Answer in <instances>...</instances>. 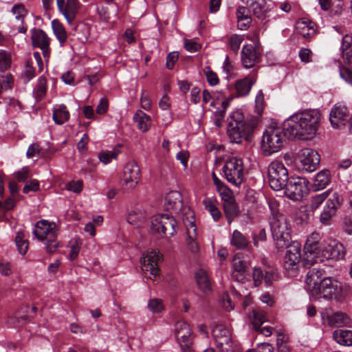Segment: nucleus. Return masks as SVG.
Segmentation results:
<instances>
[{
	"label": "nucleus",
	"instance_id": "obj_1",
	"mask_svg": "<svg viewBox=\"0 0 352 352\" xmlns=\"http://www.w3.org/2000/svg\"><path fill=\"white\" fill-rule=\"evenodd\" d=\"M305 284L309 295L317 300L324 298L342 301L347 296L346 288L338 280L325 276L323 270L312 268L307 272Z\"/></svg>",
	"mask_w": 352,
	"mask_h": 352
},
{
	"label": "nucleus",
	"instance_id": "obj_2",
	"mask_svg": "<svg viewBox=\"0 0 352 352\" xmlns=\"http://www.w3.org/2000/svg\"><path fill=\"white\" fill-rule=\"evenodd\" d=\"M322 114L317 109H308L296 113L284 122L285 135L288 138L311 140L318 134Z\"/></svg>",
	"mask_w": 352,
	"mask_h": 352
},
{
	"label": "nucleus",
	"instance_id": "obj_3",
	"mask_svg": "<svg viewBox=\"0 0 352 352\" xmlns=\"http://www.w3.org/2000/svg\"><path fill=\"white\" fill-rule=\"evenodd\" d=\"M228 122V135L232 142L236 144L250 141L257 125L255 118H245L239 110L230 115Z\"/></svg>",
	"mask_w": 352,
	"mask_h": 352
},
{
	"label": "nucleus",
	"instance_id": "obj_4",
	"mask_svg": "<svg viewBox=\"0 0 352 352\" xmlns=\"http://www.w3.org/2000/svg\"><path fill=\"white\" fill-rule=\"evenodd\" d=\"M271 231L274 239L280 248L286 246L291 240L292 227L283 214L274 213L270 221Z\"/></svg>",
	"mask_w": 352,
	"mask_h": 352
},
{
	"label": "nucleus",
	"instance_id": "obj_5",
	"mask_svg": "<svg viewBox=\"0 0 352 352\" xmlns=\"http://www.w3.org/2000/svg\"><path fill=\"white\" fill-rule=\"evenodd\" d=\"M284 129L270 126L263 133L261 149L265 155H270L281 149L285 141Z\"/></svg>",
	"mask_w": 352,
	"mask_h": 352
},
{
	"label": "nucleus",
	"instance_id": "obj_6",
	"mask_svg": "<svg viewBox=\"0 0 352 352\" xmlns=\"http://www.w3.org/2000/svg\"><path fill=\"white\" fill-rule=\"evenodd\" d=\"M223 177L230 184L237 186L244 178V166L242 159L236 156H229L224 160L222 167Z\"/></svg>",
	"mask_w": 352,
	"mask_h": 352
},
{
	"label": "nucleus",
	"instance_id": "obj_7",
	"mask_svg": "<svg viewBox=\"0 0 352 352\" xmlns=\"http://www.w3.org/2000/svg\"><path fill=\"white\" fill-rule=\"evenodd\" d=\"M269 185L274 190L284 188L288 180V170L284 164L278 160L272 162L267 168Z\"/></svg>",
	"mask_w": 352,
	"mask_h": 352
},
{
	"label": "nucleus",
	"instance_id": "obj_8",
	"mask_svg": "<svg viewBox=\"0 0 352 352\" xmlns=\"http://www.w3.org/2000/svg\"><path fill=\"white\" fill-rule=\"evenodd\" d=\"M302 257L300 243L297 241L292 242L287 247L283 263V269L287 276H295L297 274Z\"/></svg>",
	"mask_w": 352,
	"mask_h": 352
},
{
	"label": "nucleus",
	"instance_id": "obj_9",
	"mask_svg": "<svg viewBox=\"0 0 352 352\" xmlns=\"http://www.w3.org/2000/svg\"><path fill=\"white\" fill-rule=\"evenodd\" d=\"M320 234L317 232H313L308 235L303 250L302 262L305 265H313L318 260L322 261L319 257L322 245V243L320 242Z\"/></svg>",
	"mask_w": 352,
	"mask_h": 352
},
{
	"label": "nucleus",
	"instance_id": "obj_10",
	"mask_svg": "<svg viewBox=\"0 0 352 352\" xmlns=\"http://www.w3.org/2000/svg\"><path fill=\"white\" fill-rule=\"evenodd\" d=\"M175 219L168 214H157L152 218L151 230L161 236H172L176 232Z\"/></svg>",
	"mask_w": 352,
	"mask_h": 352
},
{
	"label": "nucleus",
	"instance_id": "obj_11",
	"mask_svg": "<svg viewBox=\"0 0 352 352\" xmlns=\"http://www.w3.org/2000/svg\"><path fill=\"white\" fill-rule=\"evenodd\" d=\"M308 181L300 177H291L288 178L285 193L290 199L298 201L308 193Z\"/></svg>",
	"mask_w": 352,
	"mask_h": 352
},
{
	"label": "nucleus",
	"instance_id": "obj_12",
	"mask_svg": "<svg viewBox=\"0 0 352 352\" xmlns=\"http://www.w3.org/2000/svg\"><path fill=\"white\" fill-rule=\"evenodd\" d=\"M297 166L302 172L311 173L318 168L320 157L318 153L309 148L302 149L297 158Z\"/></svg>",
	"mask_w": 352,
	"mask_h": 352
},
{
	"label": "nucleus",
	"instance_id": "obj_13",
	"mask_svg": "<svg viewBox=\"0 0 352 352\" xmlns=\"http://www.w3.org/2000/svg\"><path fill=\"white\" fill-rule=\"evenodd\" d=\"M175 336L183 352L192 351L193 335L190 325L185 321H178L175 324Z\"/></svg>",
	"mask_w": 352,
	"mask_h": 352
},
{
	"label": "nucleus",
	"instance_id": "obj_14",
	"mask_svg": "<svg viewBox=\"0 0 352 352\" xmlns=\"http://www.w3.org/2000/svg\"><path fill=\"white\" fill-rule=\"evenodd\" d=\"M351 117L348 108L342 104H336L330 111L329 120L334 129H342L347 124L352 132Z\"/></svg>",
	"mask_w": 352,
	"mask_h": 352
},
{
	"label": "nucleus",
	"instance_id": "obj_15",
	"mask_svg": "<svg viewBox=\"0 0 352 352\" xmlns=\"http://www.w3.org/2000/svg\"><path fill=\"white\" fill-rule=\"evenodd\" d=\"M212 336L217 347L220 352H230L232 342L230 331L224 324H216L212 330Z\"/></svg>",
	"mask_w": 352,
	"mask_h": 352
},
{
	"label": "nucleus",
	"instance_id": "obj_16",
	"mask_svg": "<svg viewBox=\"0 0 352 352\" xmlns=\"http://www.w3.org/2000/svg\"><path fill=\"white\" fill-rule=\"evenodd\" d=\"M320 315L322 324L331 327L347 326L351 322V319L347 314L342 311L334 312L331 307L325 308Z\"/></svg>",
	"mask_w": 352,
	"mask_h": 352
},
{
	"label": "nucleus",
	"instance_id": "obj_17",
	"mask_svg": "<svg viewBox=\"0 0 352 352\" xmlns=\"http://www.w3.org/2000/svg\"><path fill=\"white\" fill-rule=\"evenodd\" d=\"M320 254L323 258L338 261L344 257L345 250L341 243L334 239H329L322 243Z\"/></svg>",
	"mask_w": 352,
	"mask_h": 352
},
{
	"label": "nucleus",
	"instance_id": "obj_18",
	"mask_svg": "<svg viewBox=\"0 0 352 352\" xmlns=\"http://www.w3.org/2000/svg\"><path fill=\"white\" fill-rule=\"evenodd\" d=\"M162 258V255L155 250H148L140 260L142 271L149 272L151 275L155 277L159 274L157 264Z\"/></svg>",
	"mask_w": 352,
	"mask_h": 352
},
{
	"label": "nucleus",
	"instance_id": "obj_19",
	"mask_svg": "<svg viewBox=\"0 0 352 352\" xmlns=\"http://www.w3.org/2000/svg\"><path fill=\"white\" fill-rule=\"evenodd\" d=\"M192 219V216L190 215ZM184 225L186 229V246L189 252L197 254L199 251V242L197 234V228L192 219L184 220Z\"/></svg>",
	"mask_w": 352,
	"mask_h": 352
},
{
	"label": "nucleus",
	"instance_id": "obj_20",
	"mask_svg": "<svg viewBox=\"0 0 352 352\" xmlns=\"http://www.w3.org/2000/svg\"><path fill=\"white\" fill-rule=\"evenodd\" d=\"M32 43L34 47L41 50L43 56L46 62L50 59V38L47 34L41 29H33L32 30Z\"/></svg>",
	"mask_w": 352,
	"mask_h": 352
},
{
	"label": "nucleus",
	"instance_id": "obj_21",
	"mask_svg": "<svg viewBox=\"0 0 352 352\" xmlns=\"http://www.w3.org/2000/svg\"><path fill=\"white\" fill-rule=\"evenodd\" d=\"M33 234L38 240L43 241L50 237H56L58 234V229L55 223L41 220L36 223Z\"/></svg>",
	"mask_w": 352,
	"mask_h": 352
},
{
	"label": "nucleus",
	"instance_id": "obj_22",
	"mask_svg": "<svg viewBox=\"0 0 352 352\" xmlns=\"http://www.w3.org/2000/svg\"><path fill=\"white\" fill-rule=\"evenodd\" d=\"M261 51L258 45H243L241 50V63L244 67L250 69L259 62Z\"/></svg>",
	"mask_w": 352,
	"mask_h": 352
},
{
	"label": "nucleus",
	"instance_id": "obj_23",
	"mask_svg": "<svg viewBox=\"0 0 352 352\" xmlns=\"http://www.w3.org/2000/svg\"><path fill=\"white\" fill-rule=\"evenodd\" d=\"M140 179V170L135 162H129L124 168L123 181L128 188H133Z\"/></svg>",
	"mask_w": 352,
	"mask_h": 352
},
{
	"label": "nucleus",
	"instance_id": "obj_24",
	"mask_svg": "<svg viewBox=\"0 0 352 352\" xmlns=\"http://www.w3.org/2000/svg\"><path fill=\"white\" fill-rule=\"evenodd\" d=\"M56 3L59 11L63 14L69 23H72L75 20L76 16L79 8L78 0H56Z\"/></svg>",
	"mask_w": 352,
	"mask_h": 352
},
{
	"label": "nucleus",
	"instance_id": "obj_25",
	"mask_svg": "<svg viewBox=\"0 0 352 352\" xmlns=\"http://www.w3.org/2000/svg\"><path fill=\"white\" fill-rule=\"evenodd\" d=\"M164 207L168 211L179 214L183 208L182 194L177 190L169 192L165 197Z\"/></svg>",
	"mask_w": 352,
	"mask_h": 352
},
{
	"label": "nucleus",
	"instance_id": "obj_26",
	"mask_svg": "<svg viewBox=\"0 0 352 352\" xmlns=\"http://www.w3.org/2000/svg\"><path fill=\"white\" fill-rule=\"evenodd\" d=\"M232 273L233 279L237 282H242L245 278L247 265L242 259L240 254H236L232 261Z\"/></svg>",
	"mask_w": 352,
	"mask_h": 352
},
{
	"label": "nucleus",
	"instance_id": "obj_27",
	"mask_svg": "<svg viewBox=\"0 0 352 352\" xmlns=\"http://www.w3.org/2000/svg\"><path fill=\"white\" fill-rule=\"evenodd\" d=\"M296 31L303 38L309 39L316 35V25L311 21L301 19L296 22Z\"/></svg>",
	"mask_w": 352,
	"mask_h": 352
},
{
	"label": "nucleus",
	"instance_id": "obj_28",
	"mask_svg": "<svg viewBox=\"0 0 352 352\" xmlns=\"http://www.w3.org/2000/svg\"><path fill=\"white\" fill-rule=\"evenodd\" d=\"M238 28L241 30H246L250 26L252 17L250 10L245 6H239L236 11Z\"/></svg>",
	"mask_w": 352,
	"mask_h": 352
},
{
	"label": "nucleus",
	"instance_id": "obj_29",
	"mask_svg": "<svg viewBox=\"0 0 352 352\" xmlns=\"http://www.w3.org/2000/svg\"><path fill=\"white\" fill-rule=\"evenodd\" d=\"M146 219V214L144 209L141 206H136L131 210L127 216V221L129 223L140 226Z\"/></svg>",
	"mask_w": 352,
	"mask_h": 352
},
{
	"label": "nucleus",
	"instance_id": "obj_30",
	"mask_svg": "<svg viewBox=\"0 0 352 352\" xmlns=\"http://www.w3.org/2000/svg\"><path fill=\"white\" fill-rule=\"evenodd\" d=\"M256 79L254 76H248L245 78L238 80L235 82V89L239 96H247L255 82Z\"/></svg>",
	"mask_w": 352,
	"mask_h": 352
},
{
	"label": "nucleus",
	"instance_id": "obj_31",
	"mask_svg": "<svg viewBox=\"0 0 352 352\" xmlns=\"http://www.w3.org/2000/svg\"><path fill=\"white\" fill-rule=\"evenodd\" d=\"M330 180V171L326 169L322 170L318 173L315 176L313 182V188L314 190H320L324 189L329 184Z\"/></svg>",
	"mask_w": 352,
	"mask_h": 352
},
{
	"label": "nucleus",
	"instance_id": "obj_32",
	"mask_svg": "<svg viewBox=\"0 0 352 352\" xmlns=\"http://www.w3.org/2000/svg\"><path fill=\"white\" fill-rule=\"evenodd\" d=\"M133 120L137 123L139 130L142 132H146L151 126V120L149 116L141 110L137 111L133 116Z\"/></svg>",
	"mask_w": 352,
	"mask_h": 352
},
{
	"label": "nucleus",
	"instance_id": "obj_33",
	"mask_svg": "<svg viewBox=\"0 0 352 352\" xmlns=\"http://www.w3.org/2000/svg\"><path fill=\"white\" fill-rule=\"evenodd\" d=\"M335 341L344 346L352 345V331L338 329L336 330L333 333Z\"/></svg>",
	"mask_w": 352,
	"mask_h": 352
},
{
	"label": "nucleus",
	"instance_id": "obj_34",
	"mask_svg": "<svg viewBox=\"0 0 352 352\" xmlns=\"http://www.w3.org/2000/svg\"><path fill=\"white\" fill-rule=\"evenodd\" d=\"M195 278L199 287L204 292L210 289V280L208 273L203 269H199L195 274Z\"/></svg>",
	"mask_w": 352,
	"mask_h": 352
},
{
	"label": "nucleus",
	"instance_id": "obj_35",
	"mask_svg": "<svg viewBox=\"0 0 352 352\" xmlns=\"http://www.w3.org/2000/svg\"><path fill=\"white\" fill-rule=\"evenodd\" d=\"M343 58L345 65L340 69V73L342 78L349 81L352 78V50L344 52Z\"/></svg>",
	"mask_w": 352,
	"mask_h": 352
},
{
	"label": "nucleus",
	"instance_id": "obj_36",
	"mask_svg": "<svg viewBox=\"0 0 352 352\" xmlns=\"http://www.w3.org/2000/svg\"><path fill=\"white\" fill-rule=\"evenodd\" d=\"M69 118V112L64 104L60 105L58 108L53 110L52 119L57 124H63Z\"/></svg>",
	"mask_w": 352,
	"mask_h": 352
},
{
	"label": "nucleus",
	"instance_id": "obj_37",
	"mask_svg": "<svg viewBox=\"0 0 352 352\" xmlns=\"http://www.w3.org/2000/svg\"><path fill=\"white\" fill-rule=\"evenodd\" d=\"M224 212L226 216L229 224L232 223L233 219L237 217L239 212V208L236 202L232 199L224 201L223 203Z\"/></svg>",
	"mask_w": 352,
	"mask_h": 352
},
{
	"label": "nucleus",
	"instance_id": "obj_38",
	"mask_svg": "<svg viewBox=\"0 0 352 352\" xmlns=\"http://www.w3.org/2000/svg\"><path fill=\"white\" fill-rule=\"evenodd\" d=\"M53 32L58 40L60 46H63L67 38V34L63 24L57 19L52 21Z\"/></svg>",
	"mask_w": 352,
	"mask_h": 352
},
{
	"label": "nucleus",
	"instance_id": "obj_39",
	"mask_svg": "<svg viewBox=\"0 0 352 352\" xmlns=\"http://www.w3.org/2000/svg\"><path fill=\"white\" fill-rule=\"evenodd\" d=\"M231 245L238 250L246 248L249 245V241L241 232L235 230L232 236Z\"/></svg>",
	"mask_w": 352,
	"mask_h": 352
},
{
	"label": "nucleus",
	"instance_id": "obj_40",
	"mask_svg": "<svg viewBox=\"0 0 352 352\" xmlns=\"http://www.w3.org/2000/svg\"><path fill=\"white\" fill-rule=\"evenodd\" d=\"M253 14L256 17L262 19L267 12V8L265 0H254L249 5Z\"/></svg>",
	"mask_w": 352,
	"mask_h": 352
},
{
	"label": "nucleus",
	"instance_id": "obj_41",
	"mask_svg": "<svg viewBox=\"0 0 352 352\" xmlns=\"http://www.w3.org/2000/svg\"><path fill=\"white\" fill-rule=\"evenodd\" d=\"M327 198L324 208L336 212L342 201L341 196L338 192H332L330 190V194Z\"/></svg>",
	"mask_w": 352,
	"mask_h": 352
},
{
	"label": "nucleus",
	"instance_id": "obj_42",
	"mask_svg": "<svg viewBox=\"0 0 352 352\" xmlns=\"http://www.w3.org/2000/svg\"><path fill=\"white\" fill-rule=\"evenodd\" d=\"M250 318L256 330H258L261 324L267 321L266 313L259 309H253L250 314Z\"/></svg>",
	"mask_w": 352,
	"mask_h": 352
},
{
	"label": "nucleus",
	"instance_id": "obj_43",
	"mask_svg": "<svg viewBox=\"0 0 352 352\" xmlns=\"http://www.w3.org/2000/svg\"><path fill=\"white\" fill-rule=\"evenodd\" d=\"M47 91V80L41 76L38 80V83L34 89V94L37 100H41L45 95Z\"/></svg>",
	"mask_w": 352,
	"mask_h": 352
},
{
	"label": "nucleus",
	"instance_id": "obj_44",
	"mask_svg": "<svg viewBox=\"0 0 352 352\" xmlns=\"http://www.w3.org/2000/svg\"><path fill=\"white\" fill-rule=\"evenodd\" d=\"M330 194V190H327L321 194L312 196L310 199L309 207L311 210H315L323 203Z\"/></svg>",
	"mask_w": 352,
	"mask_h": 352
},
{
	"label": "nucleus",
	"instance_id": "obj_45",
	"mask_svg": "<svg viewBox=\"0 0 352 352\" xmlns=\"http://www.w3.org/2000/svg\"><path fill=\"white\" fill-rule=\"evenodd\" d=\"M25 234L23 232L19 231L15 237V243L17 246L18 250L20 254L24 255L26 254L28 249V241L25 239Z\"/></svg>",
	"mask_w": 352,
	"mask_h": 352
},
{
	"label": "nucleus",
	"instance_id": "obj_46",
	"mask_svg": "<svg viewBox=\"0 0 352 352\" xmlns=\"http://www.w3.org/2000/svg\"><path fill=\"white\" fill-rule=\"evenodd\" d=\"M206 209L210 213L214 220H218L221 217V212L217 208L212 200L207 199L204 200Z\"/></svg>",
	"mask_w": 352,
	"mask_h": 352
},
{
	"label": "nucleus",
	"instance_id": "obj_47",
	"mask_svg": "<svg viewBox=\"0 0 352 352\" xmlns=\"http://www.w3.org/2000/svg\"><path fill=\"white\" fill-rule=\"evenodd\" d=\"M120 151L118 148H113L112 151H107L99 154L100 160L104 164L109 163L112 159H116Z\"/></svg>",
	"mask_w": 352,
	"mask_h": 352
},
{
	"label": "nucleus",
	"instance_id": "obj_48",
	"mask_svg": "<svg viewBox=\"0 0 352 352\" xmlns=\"http://www.w3.org/2000/svg\"><path fill=\"white\" fill-rule=\"evenodd\" d=\"M243 41V38L241 35L232 34L228 41V45L232 51L237 54L240 46Z\"/></svg>",
	"mask_w": 352,
	"mask_h": 352
},
{
	"label": "nucleus",
	"instance_id": "obj_49",
	"mask_svg": "<svg viewBox=\"0 0 352 352\" xmlns=\"http://www.w3.org/2000/svg\"><path fill=\"white\" fill-rule=\"evenodd\" d=\"M12 12L15 16L16 19L19 21L21 23H23V21L28 13L25 6L22 4L14 6L12 8Z\"/></svg>",
	"mask_w": 352,
	"mask_h": 352
},
{
	"label": "nucleus",
	"instance_id": "obj_50",
	"mask_svg": "<svg viewBox=\"0 0 352 352\" xmlns=\"http://www.w3.org/2000/svg\"><path fill=\"white\" fill-rule=\"evenodd\" d=\"M13 84L12 76L10 74H6L0 79V94L3 91L11 89Z\"/></svg>",
	"mask_w": 352,
	"mask_h": 352
},
{
	"label": "nucleus",
	"instance_id": "obj_51",
	"mask_svg": "<svg viewBox=\"0 0 352 352\" xmlns=\"http://www.w3.org/2000/svg\"><path fill=\"white\" fill-rule=\"evenodd\" d=\"M336 212L324 208V210L320 216V223L325 226L329 225L332 218L336 215Z\"/></svg>",
	"mask_w": 352,
	"mask_h": 352
},
{
	"label": "nucleus",
	"instance_id": "obj_52",
	"mask_svg": "<svg viewBox=\"0 0 352 352\" xmlns=\"http://www.w3.org/2000/svg\"><path fill=\"white\" fill-rule=\"evenodd\" d=\"M148 307L153 313H158L164 309L162 300L158 298H154L149 300Z\"/></svg>",
	"mask_w": 352,
	"mask_h": 352
},
{
	"label": "nucleus",
	"instance_id": "obj_53",
	"mask_svg": "<svg viewBox=\"0 0 352 352\" xmlns=\"http://www.w3.org/2000/svg\"><path fill=\"white\" fill-rule=\"evenodd\" d=\"M204 74H206L208 82L212 85L214 86L219 83V78L216 73L212 72L209 67H205Z\"/></svg>",
	"mask_w": 352,
	"mask_h": 352
},
{
	"label": "nucleus",
	"instance_id": "obj_54",
	"mask_svg": "<svg viewBox=\"0 0 352 352\" xmlns=\"http://www.w3.org/2000/svg\"><path fill=\"white\" fill-rule=\"evenodd\" d=\"M217 190L224 201L232 199V192L225 184L217 188Z\"/></svg>",
	"mask_w": 352,
	"mask_h": 352
},
{
	"label": "nucleus",
	"instance_id": "obj_55",
	"mask_svg": "<svg viewBox=\"0 0 352 352\" xmlns=\"http://www.w3.org/2000/svg\"><path fill=\"white\" fill-rule=\"evenodd\" d=\"M11 64L10 55L6 52L0 50V68L1 69H7Z\"/></svg>",
	"mask_w": 352,
	"mask_h": 352
},
{
	"label": "nucleus",
	"instance_id": "obj_56",
	"mask_svg": "<svg viewBox=\"0 0 352 352\" xmlns=\"http://www.w3.org/2000/svg\"><path fill=\"white\" fill-rule=\"evenodd\" d=\"M264 276L265 274L261 268L256 267L254 269L252 278L255 286H258L262 283L263 280H264Z\"/></svg>",
	"mask_w": 352,
	"mask_h": 352
},
{
	"label": "nucleus",
	"instance_id": "obj_57",
	"mask_svg": "<svg viewBox=\"0 0 352 352\" xmlns=\"http://www.w3.org/2000/svg\"><path fill=\"white\" fill-rule=\"evenodd\" d=\"M39 190V182L36 179H32L27 182L23 187V193H28L30 191L36 192Z\"/></svg>",
	"mask_w": 352,
	"mask_h": 352
},
{
	"label": "nucleus",
	"instance_id": "obj_58",
	"mask_svg": "<svg viewBox=\"0 0 352 352\" xmlns=\"http://www.w3.org/2000/svg\"><path fill=\"white\" fill-rule=\"evenodd\" d=\"M83 184L82 181H72L66 185V189L76 193H79L82 191Z\"/></svg>",
	"mask_w": 352,
	"mask_h": 352
},
{
	"label": "nucleus",
	"instance_id": "obj_59",
	"mask_svg": "<svg viewBox=\"0 0 352 352\" xmlns=\"http://www.w3.org/2000/svg\"><path fill=\"white\" fill-rule=\"evenodd\" d=\"M256 108L257 112L261 114L263 112L265 101H264V94L262 91H259L255 98Z\"/></svg>",
	"mask_w": 352,
	"mask_h": 352
},
{
	"label": "nucleus",
	"instance_id": "obj_60",
	"mask_svg": "<svg viewBox=\"0 0 352 352\" xmlns=\"http://www.w3.org/2000/svg\"><path fill=\"white\" fill-rule=\"evenodd\" d=\"M311 51L308 48H302L299 51V57L300 60L305 63H308L311 61Z\"/></svg>",
	"mask_w": 352,
	"mask_h": 352
},
{
	"label": "nucleus",
	"instance_id": "obj_61",
	"mask_svg": "<svg viewBox=\"0 0 352 352\" xmlns=\"http://www.w3.org/2000/svg\"><path fill=\"white\" fill-rule=\"evenodd\" d=\"M81 243L79 241H75L71 246L69 258L73 261L76 259L79 254Z\"/></svg>",
	"mask_w": 352,
	"mask_h": 352
},
{
	"label": "nucleus",
	"instance_id": "obj_62",
	"mask_svg": "<svg viewBox=\"0 0 352 352\" xmlns=\"http://www.w3.org/2000/svg\"><path fill=\"white\" fill-rule=\"evenodd\" d=\"M184 46L186 50L190 52H197L201 48L200 44L194 41L188 39L185 40Z\"/></svg>",
	"mask_w": 352,
	"mask_h": 352
},
{
	"label": "nucleus",
	"instance_id": "obj_63",
	"mask_svg": "<svg viewBox=\"0 0 352 352\" xmlns=\"http://www.w3.org/2000/svg\"><path fill=\"white\" fill-rule=\"evenodd\" d=\"M178 53L176 52H170L168 54L166 58V67L168 69H171L176 61L178 60Z\"/></svg>",
	"mask_w": 352,
	"mask_h": 352
},
{
	"label": "nucleus",
	"instance_id": "obj_64",
	"mask_svg": "<svg viewBox=\"0 0 352 352\" xmlns=\"http://www.w3.org/2000/svg\"><path fill=\"white\" fill-rule=\"evenodd\" d=\"M343 5L342 0H333L329 10L335 14H339L342 11Z\"/></svg>",
	"mask_w": 352,
	"mask_h": 352
}]
</instances>
